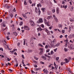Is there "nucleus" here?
<instances>
[{
  "mask_svg": "<svg viewBox=\"0 0 74 74\" xmlns=\"http://www.w3.org/2000/svg\"><path fill=\"white\" fill-rule=\"evenodd\" d=\"M40 49L41 51L40 53H39V55H41L42 54V52H43V49L42 48H40Z\"/></svg>",
  "mask_w": 74,
  "mask_h": 74,
  "instance_id": "nucleus-3",
  "label": "nucleus"
},
{
  "mask_svg": "<svg viewBox=\"0 0 74 74\" xmlns=\"http://www.w3.org/2000/svg\"><path fill=\"white\" fill-rule=\"evenodd\" d=\"M52 65V64H51L50 65H49L48 66V67H51V66Z\"/></svg>",
  "mask_w": 74,
  "mask_h": 74,
  "instance_id": "nucleus-49",
  "label": "nucleus"
},
{
  "mask_svg": "<svg viewBox=\"0 0 74 74\" xmlns=\"http://www.w3.org/2000/svg\"><path fill=\"white\" fill-rule=\"evenodd\" d=\"M48 70H47V69H46L45 71L44 72V73H46V74H48Z\"/></svg>",
  "mask_w": 74,
  "mask_h": 74,
  "instance_id": "nucleus-18",
  "label": "nucleus"
},
{
  "mask_svg": "<svg viewBox=\"0 0 74 74\" xmlns=\"http://www.w3.org/2000/svg\"><path fill=\"white\" fill-rule=\"evenodd\" d=\"M22 57L23 59H25V57H24V55H23V54L22 55Z\"/></svg>",
  "mask_w": 74,
  "mask_h": 74,
  "instance_id": "nucleus-39",
  "label": "nucleus"
},
{
  "mask_svg": "<svg viewBox=\"0 0 74 74\" xmlns=\"http://www.w3.org/2000/svg\"><path fill=\"white\" fill-rule=\"evenodd\" d=\"M9 71L11 72H12V71H12V70H11V69H9Z\"/></svg>",
  "mask_w": 74,
  "mask_h": 74,
  "instance_id": "nucleus-58",
  "label": "nucleus"
},
{
  "mask_svg": "<svg viewBox=\"0 0 74 74\" xmlns=\"http://www.w3.org/2000/svg\"><path fill=\"white\" fill-rule=\"evenodd\" d=\"M6 38L7 40H10V38H9V36H7L6 37Z\"/></svg>",
  "mask_w": 74,
  "mask_h": 74,
  "instance_id": "nucleus-36",
  "label": "nucleus"
},
{
  "mask_svg": "<svg viewBox=\"0 0 74 74\" xmlns=\"http://www.w3.org/2000/svg\"><path fill=\"white\" fill-rule=\"evenodd\" d=\"M39 21L40 23H42L43 22V21L42 20V18H40L39 19Z\"/></svg>",
  "mask_w": 74,
  "mask_h": 74,
  "instance_id": "nucleus-10",
  "label": "nucleus"
},
{
  "mask_svg": "<svg viewBox=\"0 0 74 74\" xmlns=\"http://www.w3.org/2000/svg\"><path fill=\"white\" fill-rule=\"evenodd\" d=\"M10 16L12 18L14 16V14L12 13H11L10 15Z\"/></svg>",
  "mask_w": 74,
  "mask_h": 74,
  "instance_id": "nucleus-20",
  "label": "nucleus"
},
{
  "mask_svg": "<svg viewBox=\"0 0 74 74\" xmlns=\"http://www.w3.org/2000/svg\"><path fill=\"white\" fill-rule=\"evenodd\" d=\"M46 25L48 26H50V24H49V22H48L47 23H46Z\"/></svg>",
  "mask_w": 74,
  "mask_h": 74,
  "instance_id": "nucleus-11",
  "label": "nucleus"
},
{
  "mask_svg": "<svg viewBox=\"0 0 74 74\" xmlns=\"http://www.w3.org/2000/svg\"><path fill=\"white\" fill-rule=\"evenodd\" d=\"M59 57H57L56 58V60L57 61H58V60H59Z\"/></svg>",
  "mask_w": 74,
  "mask_h": 74,
  "instance_id": "nucleus-29",
  "label": "nucleus"
},
{
  "mask_svg": "<svg viewBox=\"0 0 74 74\" xmlns=\"http://www.w3.org/2000/svg\"><path fill=\"white\" fill-rule=\"evenodd\" d=\"M53 16L54 19H55V20L56 21V22H58V19H57V18L54 15H53Z\"/></svg>",
  "mask_w": 74,
  "mask_h": 74,
  "instance_id": "nucleus-4",
  "label": "nucleus"
},
{
  "mask_svg": "<svg viewBox=\"0 0 74 74\" xmlns=\"http://www.w3.org/2000/svg\"><path fill=\"white\" fill-rule=\"evenodd\" d=\"M48 45H46L45 46V48H46V49L48 48Z\"/></svg>",
  "mask_w": 74,
  "mask_h": 74,
  "instance_id": "nucleus-53",
  "label": "nucleus"
},
{
  "mask_svg": "<svg viewBox=\"0 0 74 74\" xmlns=\"http://www.w3.org/2000/svg\"><path fill=\"white\" fill-rule=\"evenodd\" d=\"M52 12L53 13H55V9H53L52 10Z\"/></svg>",
  "mask_w": 74,
  "mask_h": 74,
  "instance_id": "nucleus-32",
  "label": "nucleus"
},
{
  "mask_svg": "<svg viewBox=\"0 0 74 74\" xmlns=\"http://www.w3.org/2000/svg\"><path fill=\"white\" fill-rule=\"evenodd\" d=\"M59 45H60V43H58L56 45H53V47H59Z\"/></svg>",
  "mask_w": 74,
  "mask_h": 74,
  "instance_id": "nucleus-6",
  "label": "nucleus"
},
{
  "mask_svg": "<svg viewBox=\"0 0 74 74\" xmlns=\"http://www.w3.org/2000/svg\"><path fill=\"white\" fill-rule=\"evenodd\" d=\"M51 55H52L53 54V51L52 50L51 52Z\"/></svg>",
  "mask_w": 74,
  "mask_h": 74,
  "instance_id": "nucleus-37",
  "label": "nucleus"
},
{
  "mask_svg": "<svg viewBox=\"0 0 74 74\" xmlns=\"http://www.w3.org/2000/svg\"><path fill=\"white\" fill-rule=\"evenodd\" d=\"M30 23L31 26H35V25L34 23V22L32 21H30Z\"/></svg>",
  "mask_w": 74,
  "mask_h": 74,
  "instance_id": "nucleus-1",
  "label": "nucleus"
},
{
  "mask_svg": "<svg viewBox=\"0 0 74 74\" xmlns=\"http://www.w3.org/2000/svg\"><path fill=\"white\" fill-rule=\"evenodd\" d=\"M21 32H22V33H24V32H25V31H24V30H21Z\"/></svg>",
  "mask_w": 74,
  "mask_h": 74,
  "instance_id": "nucleus-64",
  "label": "nucleus"
},
{
  "mask_svg": "<svg viewBox=\"0 0 74 74\" xmlns=\"http://www.w3.org/2000/svg\"><path fill=\"white\" fill-rule=\"evenodd\" d=\"M41 10L43 12H45V8H42L41 9Z\"/></svg>",
  "mask_w": 74,
  "mask_h": 74,
  "instance_id": "nucleus-14",
  "label": "nucleus"
},
{
  "mask_svg": "<svg viewBox=\"0 0 74 74\" xmlns=\"http://www.w3.org/2000/svg\"><path fill=\"white\" fill-rule=\"evenodd\" d=\"M42 30V29L41 28V27H39V28H38L37 29V30H38V31H41Z\"/></svg>",
  "mask_w": 74,
  "mask_h": 74,
  "instance_id": "nucleus-5",
  "label": "nucleus"
},
{
  "mask_svg": "<svg viewBox=\"0 0 74 74\" xmlns=\"http://www.w3.org/2000/svg\"><path fill=\"white\" fill-rule=\"evenodd\" d=\"M24 28L25 30H30L29 28L27 26H24Z\"/></svg>",
  "mask_w": 74,
  "mask_h": 74,
  "instance_id": "nucleus-2",
  "label": "nucleus"
},
{
  "mask_svg": "<svg viewBox=\"0 0 74 74\" xmlns=\"http://www.w3.org/2000/svg\"><path fill=\"white\" fill-rule=\"evenodd\" d=\"M28 52L29 53H30V52H32V50H28Z\"/></svg>",
  "mask_w": 74,
  "mask_h": 74,
  "instance_id": "nucleus-31",
  "label": "nucleus"
},
{
  "mask_svg": "<svg viewBox=\"0 0 74 74\" xmlns=\"http://www.w3.org/2000/svg\"><path fill=\"white\" fill-rule=\"evenodd\" d=\"M41 68H36V71H38V70H40Z\"/></svg>",
  "mask_w": 74,
  "mask_h": 74,
  "instance_id": "nucleus-21",
  "label": "nucleus"
},
{
  "mask_svg": "<svg viewBox=\"0 0 74 74\" xmlns=\"http://www.w3.org/2000/svg\"><path fill=\"white\" fill-rule=\"evenodd\" d=\"M29 3L30 4H32V1L31 0H29Z\"/></svg>",
  "mask_w": 74,
  "mask_h": 74,
  "instance_id": "nucleus-56",
  "label": "nucleus"
},
{
  "mask_svg": "<svg viewBox=\"0 0 74 74\" xmlns=\"http://www.w3.org/2000/svg\"><path fill=\"white\" fill-rule=\"evenodd\" d=\"M14 35H15V36L17 35V34L15 32H14Z\"/></svg>",
  "mask_w": 74,
  "mask_h": 74,
  "instance_id": "nucleus-42",
  "label": "nucleus"
},
{
  "mask_svg": "<svg viewBox=\"0 0 74 74\" xmlns=\"http://www.w3.org/2000/svg\"><path fill=\"white\" fill-rule=\"evenodd\" d=\"M45 56L46 57H47V58H51V57L50 56H48L47 54H45Z\"/></svg>",
  "mask_w": 74,
  "mask_h": 74,
  "instance_id": "nucleus-17",
  "label": "nucleus"
},
{
  "mask_svg": "<svg viewBox=\"0 0 74 74\" xmlns=\"http://www.w3.org/2000/svg\"><path fill=\"white\" fill-rule=\"evenodd\" d=\"M20 20H21V21H22L23 19L21 17H19L18 18Z\"/></svg>",
  "mask_w": 74,
  "mask_h": 74,
  "instance_id": "nucleus-61",
  "label": "nucleus"
},
{
  "mask_svg": "<svg viewBox=\"0 0 74 74\" xmlns=\"http://www.w3.org/2000/svg\"><path fill=\"white\" fill-rule=\"evenodd\" d=\"M42 5H41V4L40 3H39V4H37V7L38 8V7H39V6H40V7H41Z\"/></svg>",
  "mask_w": 74,
  "mask_h": 74,
  "instance_id": "nucleus-13",
  "label": "nucleus"
},
{
  "mask_svg": "<svg viewBox=\"0 0 74 74\" xmlns=\"http://www.w3.org/2000/svg\"><path fill=\"white\" fill-rule=\"evenodd\" d=\"M6 29H7V27H6L5 28L3 29V30L4 31L6 30Z\"/></svg>",
  "mask_w": 74,
  "mask_h": 74,
  "instance_id": "nucleus-54",
  "label": "nucleus"
},
{
  "mask_svg": "<svg viewBox=\"0 0 74 74\" xmlns=\"http://www.w3.org/2000/svg\"><path fill=\"white\" fill-rule=\"evenodd\" d=\"M34 67H37V65H34Z\"/></svg>",
  "mask_w": 74,
  "mask_h": 74,
  "instance_id": "nucleus-63",
  "label": "nucleus"
},
{
  "mask_svg": "<svg viewBox=\"0 0 74 74\" xmlns=\"http://www.w3.org/2000/svg\"><path fill=\"white\" fill-rule=\"evenodd\" d=\"M56 51H57V48L54 49V52H56Z\"/></svg>",
  "mask_w": 74,
  "mask_h": 74,
  "instance_id": "nucleus-52",
  "label": "nucleus"
},
{
  "mask_svg": "<svg viewBox=\"0 0 74 74\" xmlns=\"http://www.w3.org/2000/svg\"><path fill=\"white\" fill-rule=\"evenodd\" d=\"M64 63H63V62H61V66H63V64H64Z\"/></svg>",
  "mask_w": 74,
  "mask_h": 74,
  "instance_id": "nucleus-34",
  "label": "nucleus"
},
{
  "mask_svg": "<svg viewBox=\"0 0 74 74\" xmlns=\"http://www.w3.org/2000/svg\"><path fill=\"white\" fill-rule=\"evenodd\" d=\"M38 10H39V11H38V13L39 15H40V14L41 13V11H40V8H38Z\"/></svg>",
  "mask_w": 74,
  "mask_h": 74,
  "instance_id": "nucleus-30",
  "label": "nucleus"
},
{
  "mask_svg": "<svg viewBox=\"0 0 74 74\" xmlns=\"http://www.w3.org/2000/svg\"><path fill=\"white\" fill-rule=\"evenodd\" d=\"M42 59H44V60H47L46 57L44 56H42Z\"/></svg>",
  "mask_w": 74,
  "mask_h": 74,
  "instance_id": "nucleus-15",
  "label": "nucleus"
},
{
  "mask_svg": "<svg viewBox=\"0 0 74 74\" xmlns=\"http://www.w3.org/2000/svg\"><path fill=\"white\" fill-rule=\"evenodd\" d=\"M56 12L57 14H59V8L58 7L56 8Z\"/></svg>",
  "mask_w": 74,
  "mask_h": 74,
  "instance_id": "nucleus-7",
  "label": "nucleus"
},
{
  "mask_svg": "<svg viewBox=\"0 0 74 74\" xmlns=\"http://www.w3.org/2000/svg\"><path fill=\"white\" fill-rule=\"evenodd\" d=\"M65 32V31H64V30L62 31V33H64Z\"/></svg>",
  "mask_w": 74,
  "mask_h": 74,
  "instance_id": "nucleus-51",
  "label": "nucleus"
},
{
  "mask_svg": "<svg viewBox=\"0 0 74 74\" xmlns=\"http://www.w3.org/2000/svg\"><path fill=\"white\" fill-rule=\"evenodd\" d=\"M64 41H66V42H68V41H69V40H67V38L66 40H64Z\"/></svg>",
  "mask_w": 74,
  "mask_h": 74,
  "instance_id": "nucleus-59",
  "label": "nucleus"
},
{
  "mask_svg": "<svg viewBox=\"0 0 74 74\" xmlns=\"http://www.w3.org/2000/svg\"><path fill=\"white\" fill-rule=\"evenodd\" d=\"M41 27H42L44 28V25L42 24V25Z\"/></svg>",
  "mask_w": 74,
  "mask_h": 74,
  "instance_id": "nucleus-50",
  "label": "nucleus"
},
{
  "mask_svg": "<svg viewBox=\"0 0 74 74\" xmlns=\"http://www.w3.org/2000/svg\"><path fill=\"white\" fill-rule=\"evenodd\" d=\"M51 16H49L47 18V19H51Z\"/></svg>",
  "mask_w": 74,
  "mask_h": 74,
  "instance_id": "nucleus-25",
  "label": "nucleus"
},
{
  "mask_svg": "<svg viewBox=\"0 0 74 74\" xmlns=\"http://www.w3.org/2000/svg\"><path fill=\"white\" fill-rule=\"evenodd\" d=\"M34 58L35 59H36V60H38V58H37L36 56H34Z\"/></svg>",
  "mask_w": 74,
  "mask_h": 74,
  "instance_id": "nucleus-27",
  "label": "nucleus"
},
{
  "mask_svg": "<svg viewBox=\"0 0 74 74\" xmlns=\"http://www.w3.org/2000/svg\"><path fill=\"white\" fill-rule=\"evenodd\" d=\"M24 4L25 5H27V3H26V1L25 0L24 1Z\"/></svg>",
  "mask_w": 74,
  "mask_h": 74,
  "instance_id": "nucleus-35",
  "label": "nucleus"
},
{
  "mask_svg": "<svg viewBox=\"0 0 74 74\" xmlns=\"http://www.w3.org/2000/svg\"><path fill=\"white\" fill-rule=\"evenodd\" d=\"M63 37V36L62 35H61L60 36V38H62Z\"/></svg>",
  "mask_w": 74,
  "mask_h": 74,
  "instance_id": "nucleus-41",
  "label": "nucleus"
},
{
  "mask_svg": "<svg viewBox=\"0 0 74 74\" xmlns=\"http://www.w3.org/2000/svg\"><path fill=\"white\" fill-rule=\"evenodd\" d=\"M69 30L68 32H70L71 30V27H70V26H69Z\"/></svg>",
  "mask_w": 74,
  "mask_h": 74,
  "instance_id": "nucleus-28",
  "label": "nucleus"
},
{
  "mask_svg": "<svg viewBox=\"0 0 74 74\" xmlns=\"http://www.w3.org/2000/svg\"><path fill=\"white\" fill-rule=\"evenodd\" d=\"M2 25L3 24V27H5V24H3V23H2Z\"/></svg>",
  "mask_w": 74,
  "mask_h": 74,
  "instance_id": "nucleus-38",
  "label": "nucleus"
},
{
  "mask_svg": "<svg viewBox=\"0 0 74 74\" xmlns=\"http://www.w3.org/2000/svg\"><path fill=\"white\" fill-rule=\"evenodd\" d=\"M67 7V5H64H64L63 6V8H65V9H66Z\"/></svg>",
  "mask_w": 74,
  "mask_h": 74,
  "instance_id": "nucleus-16",
  "label": "nucleus"
},
{
  "mask_svg": "<svg viewBox=\"0 0 74 74\" xmlns=\"http://www.w3.org/2000/svg\"><path fill=\"white\" fill-rule=\"evenodd\" d=\"M64 60L66 62V63H68L69 62V60L67 59H65Z\"/></svg>",
  "mask_w": 74,
  "mask_h": 74,
  "instance_id": "nucleus-23",
  "label": "nucleus"
},
{
  "mask_svg": "<svg viewBox=\"0 0 74 74\" xmlns=\"http://www.w3.org/2000/svg\"><path fill=\"white\" fill-rule=\"evenodd\" d=\"M45 31L47 32L48 35H49L50 34L49 31H48L47 30V29H46V30H45Z\"/></svg>",
  "mask_w": 74,
  "mask_h": 74,
  "instance_id": "nucleus-12",
  "label": "nucleus"
},
{
  "mask_svg": "<svg viewBox=\"0 0 74 74\" xmlns=\"http://www.w3.org/2000/svg\"><path fill=\"white\" fill-rule=\"evenodd\" d=\"M54 66H55V67H56V64L55 63V62H54Z\"/></svg>",
  "mask_w": 74,
  "mask_h": 74,
  "instance_id": "nucleus-40",
  "label": "nucleus"
},
{
  "mask_svg": "<svg viewBox=\"0 0 74 74\" xmlns=\"http://www.w3.org/2000/svg\"><path fill=\"white\" fill-rule=\"evenodd\" d=\"M14 55H17V53H16V52H15L14 53Z\"/></svg>",
  "mask_w": 74,
  "mask_h": 74,
  "instance_id": "nucleus-62",
  "label": "nucleus"
},
{
  "mask_svg": "<svg viewBox=\"0 0 74 74\" xmlns=\"http://www.w3.org/2000/svg\"><path fill=\"white\" fill-rule=\"evenodd\" d=\"M40 63H41V64H44V63L42 61H41L40 62Z\"/></svg>",
  "mask_w": 74,
  "mask_h": 74,
  "instance_id": "nucleus-48",
  "label": "nucleus"
},
{
  "mask_svg": "<svg viewBox=\"0 0 74 74\" xmlns=\"http://www.w3.org/2000/svg\"><path fill=\"white\" fill-rule=\"evenodd\" d=\"M58 27H62V25H60V24H59Z\"/></svg>",
  "mask_w": 74,
  "mask_h": 74,
  "instance_id": "nucleus-43",
  "label": "nucleus"
},
{
  "mask_svg": "<svg viewBox=\"0 0 74 74\" xmlns=\"http://www.w3.org/2000/svg\"><path fill=\"white\" fill-rule=\"evenodd\" d=\"M44 23H45V24L47 23V20H46V19H45V18H44Z\"/></svg>",
  "mask_w": 74,
  "mask_h": 74,
  "instance_id": "nucleus-19",
  "label": "nucleus"
},
{
  "mask_svg": "<svg viewBox=\"0 0 74 74\" xmlns=\"http://www.w3.org/2000/svg\"><path fill=\"white\" fill-rule=\"evenodd\" d=\"M7 60L8 61H10V60H10V58H7Z\"/></svg>",
  "mask_w": 74,
  "mask_h": 74,
  "instance_id": "nucleus-60",
  "label": "nucleus"
},
{
  "mask_svg": "<svg viewBox=\"0 0 74 74\" xmlns=\"http://www.w3.org/2000/svg\"><path fill=\"white\" fill-rule=\"evenodd\" d=\"M22 64H24L25 63H24V60H22Z\"/></svg>",
  "mask_w": 74,
  "mask_h": 74,
  "instance_id": "nucleus-44",
  "label": "nucleus"
},
{
  "mask_svg": "<svg viewBox=\"0 0 74 74\" xmlns=\"http://www.w3.org/2000/svg\"><path fill=\"white\" fill-rule=\"evenodd\" d=\"M25 39H24L23 40H24V43H23V45H25V44H26V41L25 40Z\"/></svg>",
  "mask_w": 74,
  "mask_h": 74,
  "instance_id": "nucleus-24",
  "label": "nucleus"
},
{
  "mask_svg": "<svg viewBox=\"0 0 74 74\" xmlns=\"http://www.w3.org/2000/svg\"><path fill=\"white\" fill-rule=\"evenodd\" d=\"M70 22H73L74 20L71 19H70Z\"/></svg>",
  "mask_w": 74,
  "mask_h": 74,
  "instance_id": "nucleus-47",
  "label": "nucleus"
},
{
  "mask_svg": "<svg viewBox=\"0 0 74 74\" xmlns=\"http://www.w3.org/2000/svg\"><path fill=\"white\" fill-rule=\"evenodd\" d=\"M1 50L2 51H3V48H0V51Z\"/></svg>",
  "mask_w": 74,
  "mask_h": 74,
  "instance_id": "nucleus-57",
  "label": "nucleus"
},
{
  "mask_svg": "<svg viewBox=\"0 0 74 74\" xmlns=\"http://www.w3.org/2000/svg\"><path fill=\"white\" fill-rule=\"evenodd\" d=\"M13 12H15L16 10H15V8H14V9L13 10Z\"/></svg>",
  "mask_w": 74,
  "mask_h": 74,
  "instance_id": "nucleus-45",
  "label": "nucleus"
},
{
  "mask_svg": "<svg viewBox=\"0 0 74 74\" xmlns=\"http://www.w3.org/2000/svg\"><path fill=\"white\" fill-rule=\"evenodd\" d=\"M32 73H34V74L35 73V72H34V71L32 70H31Z\"/></svg>",
  "mask_w": 74,
  "mask_h": 74,
  "instance_id": "nucleus-46",
  "label": "nucleus"
},
{
  "mask_svg": "<svg viewBox=\"0 0 74 74\" xmlns=\"http://www.w3.org/2000/svg\"><path fill=\"white\" fill-rule=\"evenodd\" d=\"M49 52V49H48L46 51V52Z\"/></svg>",
  "mask_w": 74,
  "mask_h": 74,
  "instance_id": "nucleus-55",
  "label": "nucleus"
},
{
  "mask_svg": "<svg viewBox=\"0 0 74 74\" xmlns=\"http://www.w3.org/2000/svg\"><path fill=\"white\" fill-rule=\"evenodd\" d=\"M56 39H54L53 41L51 42V44L52 45H54L55 44V42H56Z\"/></svg>",
  "mask_w": 74,
  "mask_h": 74,
  "instance_id": "nucleus-8",
  "label": "nucleus"
},
{
  "mask_svg": "<svg viewBox=\"0 0 74 74\" xmlns=\"http://www.w3.org/2000/svg\"><path fill=\"white\" fill-rule=\"evenodd\" d=\"M35 12H36V13H38V9H37V7H36L35 10Z\"/></svg>",
  "mask_w": 74,
  "mask_h": 74,
  "instance_id": "nucleus-9",
  "label": "nucleus"
},
{
  "mask_svg": "<svg viewBox=\"0 0 74 74\" xmlns=\"http://www.w3.org/2000/svg\"><path fill=\"white\" fill-rule=\"evenodd\" d=\"M23 22H20V24H19V25H21V26H22V25H23Z\"/></svg>",
  "mask_w": 74,
  "mask_h": 74,
  "instance_id": "nucleus-26",
  "label": "nucleus"
},
{
  "mask_svg": "<svg viewBox=\"0 0 74 74\" xmlns=\"http://www.w3.org/2000/svg\"><path fill=\"white\" fill-rule=\"evenodd\" d=\"M64 51H65V52H66L67 51H68V49H67L66 48H64Z\"/></svg>",
  "mask_w": 74,
  "mask_h": 74,
  "instance_id": "nucleus-22",
  "label": "nucleus"
},
{
  "mask_svg": "<svg viewBox=\"0 0 74 74\" xmlns=\"http://www.w3.org/2000/svg\"><path fill=\"white\" fill-rule=\"evenodd\" d=\"M38 46H40V47H43V46L42 45L39 44H38Z\"/></svg>",
  "mask_w": 74,
  "mask_h": 74,
  "instance_id": "nucleus-33",
  "label": "nucleus"
}]
</instances>
